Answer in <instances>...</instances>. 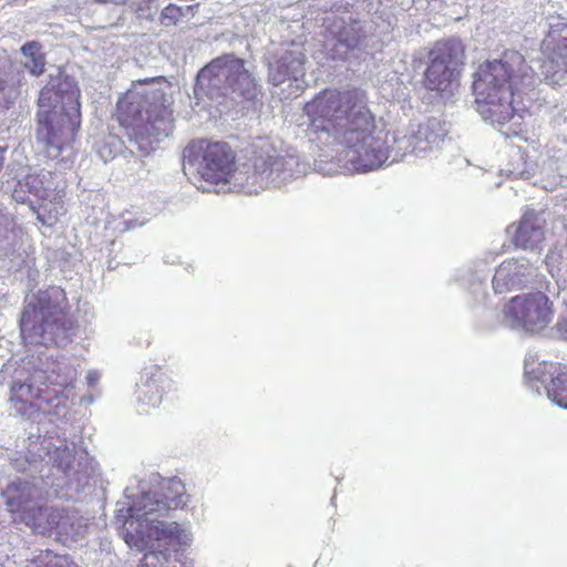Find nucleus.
I'll return each mask as SVG.
<instances>
[{
  "instance_id": "obj_1",
  "label": "nucleus",
  "mask_w": 567,
  "mask_h": 567,
  "mask_svg": "<svg viewBox=\"0 0 567 567\" xmlns=\"http://www.w3.org/2000/svg\"><path fill=\"white\" fill-rule=\"evenodd\" d=\"M307 131L316 138L326 136L343 147L358 172L380 168L390 156L386 133L377 124L369 99L360 89H323L303 105Z\"/></svg>"
},
{
  "instance_id": "obj_2",
  "label": "nucleus",
  "mask_w": 567,
  "mask_h": 567,
  "mask_svg": "<svg viewBox=\"0 0 567 567\" xmlns=\"http://www.w3.org/2000/svg\"><path fill=\"white\" fill-rule=\"evenodd\" d=\"M524 59L519 54L506 60H486L473 73L472 89L477 111L492 123H512L506 135H519L524 114L528 107L523 101L526 73L519 65Z\"/></svg>"
},
{
  "instance_id": "obj_3",
  "label": "nucleus",
  "mask_w": 567,
  "mask_h": 567,
  "mask_svg": "<svg viewBox=\"0 0 567 567\" xmlns=\"http://www.w3.org/2000/svg\"><path fill=\"white\" fill-rule=\"evenodd\" d=\"M164 81L163 76L136 80L116 103L115 117L118 124L145 153L153 150V144L172 122L173 112L166 93L155 86Z\"/></svg>"
},
{
  "instance_id": "obj_4",
  "label": "nucleus",
  "mask_w": 567,
  "mask_h": 567,
  "mask_svg": "<svg viewBox=\"0 0 567 567\" xmlns=\"http://www.w3.org/2000/svg\"><path fill=\"white\" fill-rule=\"evenodd\" d=\"M20 332L30 344L55 343L74 328L65 291L49 287L34 293L24 306L20 318Z\"/></svg>"
},
{
  "instance_id": "obj_5",
  "label": "nucleus",
  "mask_w": 567,
  "mask_h": 567,
  "mask_svg": "<svg viewBox=\"0 0 567 567\" xmlns=\"http://www.w3.org/2000/svg\"><path fill=\"white\" fill-rule=\"evenodd\" d=\"M58 92L52 87H43L38 99V137L44 143L49 157L56 158L63 150L71 147L81 126V92L72 87L62 96V112L56 114L50 109Z\"/></svg>"
},
{
  "instance_id": "obj_6",
  "label": "nucleus",
  "mask_w": 567,
  "mask_h": 567,
  "mask_svg": "<svg viewBox=\"0 0 567 567\" xmlns=\"http://www.w3.org/2000/svg\"><path fill=\"white\" fill-rule=\"evenodd\" d=\"M422 85L441 96H451L461 86L466 65V47L458 38L435 41L426 49Z\"/></svg>"
},
{
  "instance_id": "obj_7",
  "label": "nucleus",
  "mask_w": 567,
  "mask_h": 567,
  "mask_svg": "<svg viewBox=\"0 0 567 567\" xmlns=\"http://www.w3.org/2000/svg\"><path fill=\"white\" fill-rule=\"evenodd\" d=\"M229 89L246 99L257 95V83L245 68V61L231 53L213 59L197 74L194 93L197 97L209 96Z\"/></svg>"
},
{
  "instance_id": "obj_8",
  "label": "nucleus",
  "mask_w": 567,
  "mask_h": 567,
  "mask_svg": "<svg viewBox=\"0 0 567 567\" xmlns=\"http://www.w3.org/2000/svg\"><path fill=\"white\" fill-rule=\"evenodd\" d=\"M188 162L196 167L198 176L214 185L229 183L237 171L235 150L223 141L193 140L185 148Z\"/></svg>"
},
{
  "instance_id": "obj_9",
  "label": "nucleus",
  "mask_w": 567,
  "mask_h": 567,
  "mask_svg": "<svg viewBox=\"0 0 567 567\" xmlns=\"http://www.w3.org/2000/svg\"><path fill=\"white\" fill-rule=\"evenodd\" d=\"M30 196L34 197L31 204L32 210L37 214L38 220L52 227L60 216L65 214L64 192L56 189L52 178H47L39 174H29L18 181L13 190L12 198L17 203H24Z\"/></svg>"
},
{
  "instance_id": "obj_10",
  "label": "nucleus",
  "mask_w": 567,
  "mask_h": 567,
  "mask_svg": "<svg viewBox=\"0 0 567 567\" xmlns=\"http://www.w3.org/2000/svg\"><path fill=\"white\" fill-rule=\"evenodd\" d=\"M534 380L553 403L567 410V363L540 362L534 370Z\"/></svg>"
},
{
  "instance_id": "obj_11",
  "label": "nucleus",
  "mask_w": 567,
  "mask_h": 567,
  "mask_svg": "<svg viewBox=\"0 0 567 567\" xmlns=\"http://www.w3.org/2000/svg\"><path fill=\"white\" fill-rule=\"evenodd\" d=\"M76 377L78 371L71 363L54 362L42 375L41 388L37 390L33 398L38 401L51 403L59 396L64 395L65 391L74 389Z\"/></svg>"
},
{
  "instance_id": "obj_12",
  "label": "nucleus",
  "mask_w": 567,
  "mask_h": 567,
  "mask_svg": "<svg viewBox=\"0 0 567 567\" xmlns=\"http://www.w3.org/2000/svg\"><path fill=\"white\" fill-rule=\"evenodd\" d=\"M64 518H66V512L63 508L32 505L23 512L22 516L19 517V522L31 527L35 533L51 535Z\"/></svg>"
},
{
  "instance_id": "obj_13",
  "label": "nucleus",
  "mask_w": 567,
  "mask_h": 567,
  "mask_svg": "<svg viewBox=\"0 0 567 567\" xmlns=\"http://www.w3.org/2000/svg\"><path fill=\"white\" fill-rule=\"evenodd\" d=\"M22 76L17 65L6 55L0 58V110H9L20 96Z\"/></svg>"
},
{
  "instance_id": "obj_14",
  "label": "nucleus",
  "mask_w": 567,
  "mask_h": 567,
  "mask_svg": "<svg viewBox=\"0 0 567 567\" xmlns=\"http://www.w3.org/2000/svg\"><path fill=\"white\" fill-rule=\"evenodd\" d=\"M154 504L148 507V512L164 514L186 506L188 496L181 481L169 480L162 485L159 492L154 494Z\"/></svg>"
},
{
  "instance_id": "obj_15",
  "label": "nucleus",
  "mask_w": 567,
  "mask_h": 567,
  "mask_svg": "<svg viewBox=\"0 0 567 567\" xmlns=\"http://www.w3.org/2000/svg\"><path fill=\"white\" fill-rule=\"evenodd\" d=\"M306 56L301 52L287 51L269 69V80L274 85H280L287 80L303 74Z\"/></svg>"
},
{
  "instance_id": "obj_16",
  "label": "nucleus",
  "mask_w": 567,
  "mask_h": 567,
  "mask_svg": "<svg viewBox=\"0 0 567 567\" xmlns=\"http://www.w3.org/2000/svg\"><path fill=\"white\" fill-rule=\"evenodd\" d=\"M2 495L6 497L8 511L20 517L32 506L33 486L27 481L18 480L8 484Z\"/></svg>"
},
{
  "instance_id": "obj_17",
  "label": "nucleus",
  "mask_w": 567,
  "mask_h": 567,
  "mask_svg": "<svg viewBox=\"0 0 567 567\" xmlns=\"http://www.w3.org/2000/svg\"><path fill=\"white\" fill-rule=\"evenodd\" d=\"M532 313V298L529 295L512 298L504 310L505 320L512 329L528 330Z\"/></svg>"
},
{
  "instance_id": "obj_18",
  "label": "nucleus",
  "mask_w": 567,
  "mask_h": 567,
  "mask_svg": "<svg viewBox=\"0 0 567 567\" xmlns=\"http://www.w3.org/2000/svg\"><path fill=\"white\" fill-rule=\"evenodd\" d=\"M164 377L162 373L146 377L141 381L137 389V399L141 403L155 408L161 404L163 400V391L165 386Z\"/></svg>"
},
{
  "instance_id": "obj_19",
  "label": "nucleus",
  "mask_w": 567,
  "mask_h": 567,
  "mask_svg": "<svg viewBox=\"0 0 567 567\" xmlns=\"http://www.w3.org/2000/svg\"><path fill=\"white\" fill-rule=\"evenodd\" d=\"M433 123L430 121L419 124L416 131L405 134L399 140L404 143L405 146L399 147V151L406 153H415L416 151H425L426 146L423 143L430 144L434 142Z\"/></svg>"
},
{
  "instance_id": "obj_20",
  "label": "nucleus",
  "mask_w": 567,
  "mask_h": 567,
  "mask_svg": "<svg viewBox=\"0 0 567 567\" xmlns=\"http://www.w3.org/2000/svg\"><path fill=\"white\" fill-rule=\"evenodd\" d=\"M554 317L548 297L543 292L534 293V332L547 327Z\"/></svg>"
},
{
  "instance_id": "obj_21",
  "label": "nucleus",
  "mask_w": 567,
  "mask_h": 567,
  "mask_svg": "<svg viewBox=\"0 0 567 567\" xmlns=\"http://www.w3.org/2000/svg\"><path fill=\"white\" fill-rule=\"evenodd\" d=\"M21 52L29 59V61L24 63V66L30 73L37 76L41 75L45 66V58L41 52V44L37 41L27 42L22 45Z\"/></svg>"
},
{
  "instance_id": "obj_22",
  "label": "nucleus",
  "mask_w": 567,
  "mask_h": 567,
  "mask_svg": "<svg viewBox=\"0 0 567 567\" xmlns=\"http://www.w3.org/2000/svg\"><path fill=\"white\" fill-rule=\"evenodd\" d=\"M27 233L18 226L6 228L0 234V249L3 250L6 256L12 255L17 249L21 248Z\"/></svg>"
},
{
  "instance_id": "obj_23",
  "label": "nucleus",
  "mask_w": 567,
  "mask_h": 567,
  "mask_svg": "<svg viewBox=\"0 0 567 567\" xmlns=\"http://www.w3.org/2000/svg\"><path fill=\"white\" fill-rule=\"evenodd\" d=\"M508 231L512 234L513 243L516 247L527 248L532 243V221L525 214L517 225H511Z\"/></svg>"
},
{
  "instance_id": "obj_24",
  "label": "nucleus",
  "mask_w": 567,
  "mask_h": 567,
  "mask_svg": "<svg viewBox=\"0 0 567 567\" xmlns=\"http://www.w3.org/2000/svg\"><path fill=\"white\" fill-rule=\"evenodd\" d=\"M548 62L550 68H556L555 72H567V28L561 31L560 39L554 47Z\"/></svg>"
},
{
  "instance_id": "obj_25",
  "label": "nucleus",
  "mask_w": 567,
  "mask_h": 567,
  "mask_svg": "<svg viewBox=\"0 0 567 567\" xmlns=\"http://www.w3.org/2000/svg\"><path fill=\"white\" fill-rule=\"evenodd\" d=\"M363 39V31L359 28H355L354 25H350L340 32L339 42L346 45L348 49L353 50L361 45Z\"/></svg>"
},
{
  "instance_id": "obj_26",
  "label": "nucleus",
  "mask_w": 567,
  "mask_h": 567,
  "mask_svg": "<svg viewBox=\"0 0 567 567\" xmlns=\"http://www.w3.org/2000/svg\"><path fill=\"white\" fill-rule=\"evenodd\" d=\"M39 567H78L69 556L65 555H55L50 551H47L44 555H41Z\"/></svg>"
},
{
  "instance_id": "obj_27",
  "label": "nucleus",
  "mask_w": 567,
  "mask_h": 567,
  "mask_svg": "<svg viewBox=\"0 0 567 567\" xmlns=\"http://www.w3.org/2000/svg\"><path fill=\"white\" fill-rule=\"evenodd\" d=\"M11 392H12L13 399H16L17 401H20V402H24V401H27V399H24L22 396V392L31 393L32 385L21 383V382H16V383H13V385L11 388Z\"/></svg>"
},
{
  "instance_id": "obj_28",
  "label": "nucleus",
  "mask_w": 567,
  "mask_h": 567,
  "mask_svg": "<svg viewBox=\"0 0 567 567\" xmlns=\"http://www.w3.org/2000/svg\"><path fill=\"white\" fill-rule=\"evenodd\" d=\"M504 278H503V271L502 269L497 270V272L495 274L494 278H493V288L495 290V292L497 293H502L504 292Z\"/></svg>"
},
{
  "instance_id": "obj_29",
  "label": "nucleus",
  "mask_w": 567,
  "mask_h": 567,
  "mask_svg": "<svg viewBox=\"0 0 567 567\" xmlns=\"http://www.w3.org/2000/svg\"><path fill=\"white\" fill-rule=\"evenodd\" d=\"M95 2L104 3V4L111 3V4H115V6H124L128 2V0H95Z\"/></svg>"
},
{
  "instance_id": "obj_30",
  "label": "nucleus",
  "mask_w": 567,
  "mask_h": 567,
  "mask_svg": "<svg viewBox=\"0 0 567 567\" xmlns=\"http://www.w3.org/2000/svg\"><path fill=\"white\" fill-rule=\"evenodd\" d=\"M4 153H6V148L0 146V172L2 171V168L4 166V161H6Z\"/></svg>"
},
{
  "instance_id": "obj_31",
  "label": "nucleus",
  "mask_w": 567,
  "mask_h": 567,
  "mask_svg": "<svg viewBox=\"0 0 567 567\" xmlns=\"http://www.w3.org/2000/svg\"><path fill=\"white\" fill-rule=\"evenodd\" d=\"M99 375L95 372H90L87 374V380L90 384H93L97 381Z\"/></svg>"
},
{
  "instance_id": "obj_32",
  "label": "nucleus",
  "mask_w": 567,
  "mask_h": 567,
  "mask_svg": "<svg viewBox=\"0 0 567 567\" xmlns=\"http://www.w3.org/2000/svg\"><path fill=\"white\" fill-rule=\"evenodd\" d=\"M528 374H529V372L527 371V364L525 363V373H524L525 379H527V378H528Z\"/></svg>"
}]
</instances>
